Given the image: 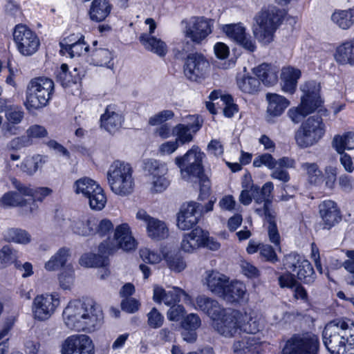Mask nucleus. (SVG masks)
<instances>
[{
    "mask_svg": "<svg viewBox=\"0 0 354 354\" xmlns=\"http://www.w3.org/2000/svg\"><path fill=\"white\" fill-rule=\"evenodd\" d=\"M113 225L109 219L104 218L100 221L95 219V225H94V234H97L101 236L106 235L107 233L112 231Z\"/></svg>",
    "mask_w": 354,
    "mask_h": 354,
    "instance_id": "e2e57ef3",
    "label": "nucleus"
},
{
    "mask_svg": "<svg viewBox=\"0 0 354 354\" xmlns=\"http://www.w3.org/2000/svg\"><path fill=\"white\" fill-rule=\"evenodd\" d=\"M205 155L200 148L194 145L182 156L175 158V164L180 169L183 180L188 182H198L201 193L207 194L209 189V182L204 174L203 160Z\"/></svg>",
    "mask_w": 354,
    "mask_h": 354,
    "instance_id": "7ed1b4c3",
    "label": "nucleus"
},
{
    "mask_svg": "<svg viewBox=\"0 0 354 354\" xmlns=\"http://www.w3.org/2000/svg\"><path fill=\"white\" fill-rule=\"evenodd\" d=\"M319 341L313 333L295 335L289 339L283 348L282 354H317Z\"/></svg>",
    "mask_w": 354,
    "mask_h": 354,
    "instance_id": "9b49d317",
    "label": "nucleus"
},
{
    "mask_svg": "<svg viewBox=\"0 0 354 354\" xmlns=\"http://www.w3.org/2000/svg\"><path fill=\"white\" fill-rule=\"evenodd\" d=\"M101 127L110 133H115L118 131L122 122V116L118 113L111 111L108 106L105 113L101 116Z\"/></svg>",
    "mask_w": 354,
    "mask_h": 354,
    "instance_id": "c85d7f7f",
    "label": "nucleus"
},
{
    "mask_svg": "<svg viewBox=\"0 0 354 354\" xmlns=\"http://www.w3.org/2000/svg\"><path fill=\"white\" fill-rule=\"evenodd\" d=\"M237 85L241 91L245 93L254 94L260 90V80L252 76H243L237 80Z\"/></svg>",
    "mask_w": 354,
    "mask_h": 354,
    "instance_id": "a19ab883",
    "label": "nucleus"
},
{
    "mask_svg": "<svg viewBox=\"0 0 354 354\" xmlns=\"http://www.w3.org/2000/svg\"><path fill=\"white\" fill-rule=\"evenodd\" d=\"M69 257V249L62 248L45 263V268L48 271L58 270L66 265Z\"/></svg>",
    "mask_w": 354,
    "mask_h": 354,
    "instance_id": "f704fd0d",
    "label": "nucleus"
},
{
    "mask_svg": "<svg viewBox=\"0 0 354 354\" xmlns=\"http://www.w3.org/2000/svg\"><path fill=\"white\" fill-rule=\"evenodd\" d=\"M304 259H305L299 254L292 252L285 257L284 265L292 272H295L298 266H299L300 263Z\"/></svg>",
    "mask_w": 354,
    "mask_h": 354,
    "instance_id": "69168bd1",
    "label": "nucleus"
},
{
    "mask_svg": "<svg viewBox=\"0 0 354 354\" xmlns=\"http://www.w3.org/2000/svg\"><path fill=\"white\" fill-rule=\"evenodd\" d=\"M88 200V204L92 209L102 210L106 203V197L104 190L101 187L96 189L91 195L86 197Z\"/></svg>",
    "mask_w": 354,
    "mask_h": 354,
    "instance_id": "de8ad7c7",
    "label": "nucleus"
},
{
    "mask_svg": "<svg viewBox=\"0 0 354 354\" xmlns=\"http://www.w3.org/2000/svg\"><path fill=\"white\" fill-rule=\"evenodd\" d=\"M268 113L272 116H279L289 106V101L284 97L276 93H268Z\"/></svg>",
    "mask_w": 354,
    "mask_h": 354,
    "instance_id": "7c9ffc66",
    "label": "nucleus"
},
{
    "mask_svg": "<svg viewBox=\"0 0 354 354\" xmlns=\"http://www.w3.org/2000/svg\"><path fill=\"white\" fill-rule=\"evenodd\" d=\"M143 169L150 178L158 176L162 174H167L168 169L167 165L155 159H147L145 160Z\"/></svg>",
    "mask_w": 354,
    "mask_h": 354,
    "instance_id": "ea45409f",
    "label": "nucleus"
},
{
    "mask_svg": "<svg viewBox=\"0 0 354 354\" xmlns=\"http://www.w3.org/2000/svg\"><path fill=\"white\" fill-rule=\"evenodd\" d=\"M61 354H94V345L86 335L68 337L61 345Z\"/></svg>",
    "mask_w": 354,
    "mask_h": 354,
    "instance_id": "2eb2a0df",
    "label": "nucleus"
},
{
    "mask_svg": "<svg viewBox=\"0 0 354 354\" xmlns=\"http://www.w3.org/2000/svg\"><path fill=\"white\" fill-rule=\"evenodd\" d=\"M172 134L176 136V141L178 145H183L193 140L192 129L183 124L176 125L172 129Z\"/></svg>",
    "mask_w": 354,
    "mask_h": 354,
    "instance_id": "a18cd8bd",
    "label": "nucleus"
},
{
    "mask_svg": "<svg viewBox=\"0 0 354 354\" xmlns=\"http://www.w3.org/2000/svg\"><path fill=\"white\" fill-rule=\"evenodd\" d=\"M201 207L200 203L194 201L183 204L177 214L178 227L182 230H187L196 225L203 214Z\"/></svg>",
    "mask_w": 354,
    "mask_h": 354,
    "instance_id": "dca6fc26",
    "label": "nucleus"
},
{
    "mask_svg": "<svg viewBox=\"0 0 354 354\" xmlns=\"http://www.w3.org/2000/svg\"><path fill=\"white\" fill-rule=\"evenodd\" d=\"M111 6L107 0H93L89 10L93 21H102L110 14Z\"/></svg>",
    "mask_w": 354,
    "mask_h": 354,
    "instance_id": "2f4dec72",
    "label": "nucleus"
},
{
    "mask_svg": "<svg viewBox=\"0 0 354 354\" xmlns=\"http://www.w3.org/2000/svg\"><path fill=\"white\" fill-rule=\"evenodd\" d=\"M26 134L30 140L33 142L34 139L38 140L47 137L48 133L44 126L32 124L26 129Z\"/></svg>",
    "mask_w": 354,
    "mask_h": 354,
    "instance_id": "4d7b16f0",
    "label": "nucleus"
},
{
    "mask_svg": "<svg viewBox=\"0 0 354 354\" xmlns=\"http://www.w3.org/2000/svg\"><path fill=\"white\" fill-rule=\"evenodd\" d=\"M254 73L263 84L272 86L277 82L278 69L268 64H262L254 69Z\"/></svg>",
    "mask_w": 354,
    "mask_h": 354,
    "instance_id": "c756f323",
    "label": "nucleus"
},
{
    "mask_svg": "<svg viewBox=\"0 0 354 354\" xmlns=\"http://www.w3.org/2000/svg\"><path fill=\"white\" fill-rule=\"evenodd\" d=\"M214 328L225 337H232L238 329L246 333L259 330V326L251 313L238 310H225L220 318L213 322Z\"/></svg>",
    "mask_w": 354,
    "mask_h": 354,
    "instance_id": "20e7f679",
    "label": "nucleus"
},
{
    "mask_svg": "<svg viewBox=\"0 0 354 354\" xmlns=\"http://www.w3.org/2000/svg\"><path fill=\"white\" fill-rule=\"evenodd\" d=\"M253 165L256 167H260L265 165L270 169H273L276 167V160L269 153H264L257 156L253 161Z\"/></svg>",
    "mask_w": 354,
    "mask_h": 354,
    "instance_id": "680f3d73",
    "label": "nucleus"
},
{
    "mask_svg": "<svg viewBox=\"0 0 354 354\" xmlns=\"http://www.w3.org/2000/svg\"><path fill=\"white\" fill-rule=\"evenodd\" d=\"M331 20L340 28L348 29L354 24V10H337L333 13Z\"/></svg>",
    "mask_w": 354,
    "mask_h": 354,
    "instance_id": "c9c22d12",
    "label": "nucleus"
},
{
    "mask_svg": "<svg viewBox=\"0 0 354 354\" xmlns=\"http://www.w3.org/2000/svg\"><path fill=\"white\" fill-rule=\"evenodd\" d=\"M181 297L185 304H191V297L181 288L174 287L171 290L166 292L159 286H155L153 289V300L160 304L164 301L167 306L176 305L180 302Z\"/></svg>",
    "mask_w": 354,
    "mask_h": 354,
    "instance_id": "f3484780",
    "label": "nucleus"
},
{
    "mask_svg": "<svg viewBox=\"0 0 354 354\" xmlns=\"http://www.w3.org/2000/svg\"><path fill=\"white\" fill-rule=\"evenodd\" d=\"M325 133L322 118L319 116L309 117L295 133V140L301 148H307L317 143Z\"/></svg>",
    "mask_w": 354,
    "mask_h": 354,
    "instance_id": "1a4fd4ad",
    "label": "nucleus"
},
{
    "mask_svg": "<svg viewBox=\"0 0 354 354\" xmlns=\"http://www.w3.org/2000/svg\"><path fill=\"white\" fill-rule=\"evenodd\" d=\"M13 38L20 53L26 56L33 55L39 46L37 36L26 25L18 24L15 26Z\"/></svg>",
    "mask_w": 354,
    "mask_h": 354,
    "instance_id": "4468645a",
    "label": "nucleus"
},
{
    "mask_svg": "<svg viewBox=\"0 0 354 354\" xmlns=\"http://www.w3.org/2000/svg\"><path fill=\"white\" fill-rule=\"evenodd\" d=\"M174 116V113L171 110H163L151 117L149 120V124L153 126L157 125L171 119Z\"/></svg>",
    "mask_w": 354,
    "mask_h": 354,
    "instance_id": "338daca9",
    "label": "nucleus"
},
{
    "mask_svg": "<svg viewBox=\"0 0 354 354\" xmlns=\"http://www.w3.org/2000/svg\"><path fill=\"white\" fill-rule=\"evenodd\" d=\"M313 111H315V110L308 106L306 102H301L299 106L297 108L289 109L288 114L291 120L294 123L297 124L301 122L304 117Z\"/></svg>",
    "mask_w": 354,
    "mask_h": 354,
    "instance_id": "8fccbe9b",
    "label": "nucleus"
},
{
    "mask_svg": "<svg viewBox=\"0 0 354 354\" xmlns=\"http://www.w3.org/2000/svg\"><path fill=\"white\" fill-rule=\"evenodd\" d=\"M136 245V240L131 234L129 225L122 223L115 227L113 239L108 238L99 245L100 254H84L80 259V264L86 268L106 266L108 264L109 255L119 248L124 251L133 250Z\"/></svg>",
    "mask_w": 354,
    "mask_h": 354,
    "instance_id": "f03ea898",
    "label": "nucleus"
},
{
    "mask_svg": "<svg viewBox=\"0 0 354 354\" xmlns=\"http://www.w3.org/2000/svg\"><path fill=\"white\" fill-rule=\"evenodd\" d=\"M196 308L207 314L213 321L220 318L225 310L219 303L204 295L196 298Z\"/></svg>",
    "mask_w": 354,
    "mask_h": 354,
    "instance_id": "4be33fe9",
    "label": "nucleus"
},
{
    "mask_svg": "<svg viewBox=\"0 0 354 354\" xmlns=\"http://www.w3.org/2000/svg\"><path fill=\"white\" fill-rule=\"evenodd\" d=\"M209 70L210 64L202 53H189L185 59L183 73L191 81L197 82L204 79Z\"/></svg>",
    "mask_w": 354,
    "mask_h": 354,
    "instance_id": "ddd939ff",
    "label": "nucleus"
},
{
    "mask_svg": "<svg viewBox=\"0 0 354 354\" xmlns=\"http://www.w3.org/2000/svg\"><path fill=\"white\" fill-rule=\"evenodd\" d=\"M223 32L231 39L236 41L249 52H254L256 49L255 41L250 35L245 33V29L240 24H227L223 27Z\"/></svg>",
    "mask_w": 354,
    "mask_h": 354,
    "instance_id": "6ab92c4d",
    "label": "nucleus"
},
{
    "mask_svg": "<svg viewBox=\"0 0 354 354\" xmlns=\"http://www.w3.org/2000/svg\"><path fill=\"white\" fill-rule=\"evenodd\" d=\"M221 101L225 104L223 113L226 117L231 118L238 111L237 105L233 102V99L230 95H220Z\"/></svg>",
    "mask_w": 354,
    "mask_h": 354,
    "instance_id": "0e129e2a",
    "label": "nucleus"
},
{
    "mask_svg": "<svg viewBox=\"0 0 354 354\" xmlns=\"http://www.w3.org/2000/svg\"><path fill=\"white\" fill-rule=\"evenodd\" d=\"M57 80L63 86H68L71 83H77L80 80V76L77 68H74L73 71L68 72V65L62 64L57 73Z\"/></svg>",
    "mask_w": 354,
    "mask_h": 354,
    "instance_id": "58836bf2",
    "label": "nucleus"
},
{
    "mask_svg": "<svg viewBox=\"0 0 354 354\" xmlns=\"http://www.w3.org/2000/svg\"><path fill=\"white\" fill-rule=\"evenodd\" d=\"M1 202L6 206H25L29 202L27 199H24L17 192H9L5 194L2 198Z\"/></svg>",
    "mask_w": 354,
    "mask_h": 354,
    "instance_id": "5fc2aeb1",
    "label": "nucleus"
},
{
    "mask_svg": "<svg viewBox=\"0 0 354 354\" xmlns=\"http://www.w3.org/2000/svg\"><path fill=\"white\" fill-rule=\"evenodd\" d=\"M252 198L254 200V202L258 205L263 204L262 207H255L254 212L259 215L260 216H268V212L272 214L276 213L274 209L271 208L272 205V199L271 198H266L264 197V196H262L260 194V193H254L251 192Z\"/></svg>",
    "mask_w": 354,
    "mask_h": 354,
    "instance_id": "c03bdc74",
    "label": "nucleus"
},
{
    "mask_svg": "<svg viewBox=\"0 0 354 354\" xmlns=\"http://www.w3.org/2000/svg\"><path fill=\"white\" fill-rule=\"evenodd\" d=\"M203 241V230L196 227L189 233L183 234L180 248L183 251L192 253L202 247Z\"/></svg>",
    "mask_w": 354,
    "mask_h": 354,
    "instance_id": "b1692460",
    "label": "nucleus"
},
{
    "mask_svg": "<svg viewBox=\"0 0 354 354\" xmlns=\"http://www.w3.org/2000/svg\"><path fill=\"white\" fill-rule=\"evenodd\" d=\"M185 38L201 44L212 32L213 21L203 16H192L182 21Z\"/></svg>",
    "mask_w": 354,
    "mask_h": 354,
    "instance_id": "9d476101",
    "label": "nucleus"
},
{
    "mask_svg": "<svg viewBox=\"0 0 354 354\" xmlns=\"http://www.w3.org/2000/svg\"><path fill=\"white\" fill-rule=\"evenodd\" d=\"M349 324L344 319L333 320L325 326L322 333L323 343L330 354L346 353V336Z\"/></svg>",
    "mask_w": 354,
    "mask_h": 354,
    "instance_id": "0eeeda50",
    "label": "nucleus"
},
{
    "mask_svg": "<svg viewBox=\"0 0 354 354\" xmlns=\"http://www.w3.org/2000/svg\"><path fill=\"white\" fill-rule=\"evenodd\" d=\"M300 76L299 69L290 66L283 68L281 74L282 90L290 94L294 93Z\"/></svg>",
    "mask_w": 354,
    "mask_h": 354,
    "instance_id": "393cba45",
    "label": "nucleus"
},
{
    "mask_svg": "<svg viewBox=\"0 0 354 354\" xmlns=\"http://www.w3.org/2000/svg\"><path fill=\"white\" fill-rule=\"evenodd\" d=\"M165 260L167 266L173 271L180 272L186 267V263L178 254H167Z\"/></svg>",
    "mask_w": 354,
    "mask_h": 354,
    "instance_id": "6e6d98bb",
    "label": "nucleus"
},
{
    "mask_svg": "<svg viewBox=\"0 0 354 354\" xmlns=\"http://www.w3.org/2000/svg\"><path fill=\"white\" fill-rule=\"evenodd\" d=\"M319 214L324 229L330 230L342 220L339 209L336 203L330 200L324 201L319 205Z\"/></svg>",
    "mask_w": 354,
    "mask_h": 354,
    "instance_id": "aec40b11",
    "label": "nucleus"
},
{
    "mask_svg": "<svg viewBox=\"0 0 354 354\" xmlns=\"http://www.w3.org/2000/svg\"><path fill=\"white\" fill-rule=\"evenodd\" d=\"M107 180L111 191L117 195L130 194L134 187L131 166L120 160L114 161L107 171Z\"/></svg>",
    "mask_w": 354,
    "mask_h": 354,
    "instance_id": "423d86ee",
    "label": "nucleus"
},
{
    "mask_svg": "<svg viewBox=\"0 0 354 354\" xmlns=\"http://www.w3.org/2000/svg\"><path fill=\"white\" fill-rule=\"evenodd\" d=\"M149 183L152 193H160L169 187L170 180L166 177V174H162L150 178Z\"/></svg>",
    "mask_w": 354,
    "mask_h": 354,
    "instance_id": "864d4df0",
    "label": "nucleus"
},
{
    "mask_svg": "<svg viewBox=\"0 0 354 354\" xmlns=\"http://www.w3.org/2000/svg\"><path fill=\"white\" fill-rule=\"evenodd\" d=\"M295 272L297 273V279L305 284H311L316 279L313 267L310 261L306 259H304L300 263V265L298 266Z\"/></svg>",
    "mask_w": 354,
    "mask_h": 354,
    "instance_id": "e433bc0d",
    "label": "nucleus"
},
{
    "mask_svg": "<svg viewBox=\"0 0 354 354\" xmlns=\"http://www.w3.org/2000/svg\"><path fill=\"white\" fill-rule=\"evenodd\" d=\"M184 125L192 129V133H196L201 127L203 120L198 115H189L184 118Z\"/></svg>",
    "mask_w": 354,
    "mask_h": 354,
    "instance_id": "774afa93",
    "label": "nucleus"
},
{
    "mask_svg": "<svg viewBox=\"0 0 354 354\" xmlns=\"http://www.w3.org/2000/svg\"><path fill=\"white\" fill-rule=\"evenodd\" d=\"M59 303V297L56 293L38 295L32 304L33 318L40 322L48 320L55 313Z\"/></svg>",
    "mask_w": 354,
    "mask_h": 354,
    "instance_id": "f8f14e48",
    "label": "nucleus"
},
{
    "mask_svg": "<svg viewBox=\"0 0 354 354\" xmlns=\"http://www.w3.org/2000/svg\"><path fill=\"white\" fill-rule=\"evenodd\" d=\"M245 295L246 287L245 284L239 281H234L228 283L221 297L227 302L236 303L243 300Z\"/></svg>",
    "mask_w": 354,
    "mask_h": 354,
    "instance_id": "a878e982",
    "label": "nucleus"
},
{
    "mask_svg": "<svg viewBox=\"0 0 354 354\" xmlns=\"http://www.w3.org/2000/svg\"><path fill=\"white\" fill-rule=\"evenodd\" d=\"M229 278L217 271L205 272V283L207 288L214 294L221 297L229 283Z\"/></svg>",
    "mask_w": 354,
    "mask_h": 354,
    "instance_id": "5701e85b",
    "label": "nucleus"
},
{
    "mask_svg": "<svg viewBox=\"0 0 354 354\" xmlns=\"http://www.w3.org/2000/svg\"><path fill=\"white\" fill-rule=\"evenodd\" d=\"M47 157L40 154H35L26 157L20 165L21 170L29 176L36 173L46 162Z\"/></svg>",
    "mask_w": 354,
    "mask_h": 354,
    "instance_id": "473e14b6",
    "label": "nucleus"
},
{
    "mask_svg": "<svg viewBox=\"0 0 354 354\" xmlns=\"http://www.w3.org/2000/svg\"><path fill=\"white\" fill-rule=\"evenodd\" d=\"M63 318L68 328L88 333L97 330L103 323V313L92 299L70 301L63 311Z\"/></svg>",
    "mask_w": 354,
    "mask_h": 354,
    "instance_id": "f257e3e1",
    "label": "nucleus"
},
{
    "mask_svg": "<svg viewBox=\"0 0 354 354\" xmlns=\"http://www.w3.org/2000/svg\"><path fill=\"white\" fill-rule=\"evenodd\" d=\"M33 142L30 141L27 135H23L12 138L7 145L12 150H20L22 148L32 145Z\"/></svg>",
    "mask_w": 354,
    "mask_h": 354,
    "instance_id": "bf43d9fd",
    "label": "nucleus"
},
{
    "mask_svg": "<svg viewBox=\"0 0 354 354\" xmlns=\"http://www.w3.org/2000/svg\"><path fill=\"white\" fill-rule=\"evenodd\" d=\"M17 252L8 245L3 246L0 250V268L15 262L17 259Z\"/></svg>",
    "mask_w": 354,
    "mask_h": 354,
    "instance_id": "603ef678",
    "label": "nucleus"
},
{
    "mask_svg": "<svg viewBox=\"0 0 354 354\" xmlns=\"http://www.w3.org/2000/svg\"><path fill=\"white\" fill-rule=\"evenodd\" d=\"M136 218L147 224V233L151 239L161 240L168 236L169 230L166 224L158 219L151 217L145 210L140 209L136 214Z\"/></svg>",
    "mask_w": 354,
    "mask_h": 354,
    "instance_id": "a211bd4d",
    "label": "nucleus"
},
{
    "mask_svg": "<svg viewBox=\"0 0 354 354\" xmlns=\"http://www.w3.org/2000/svg\"><path fill=\"white\" fill-rule=\"evenodd\" d=\"M95 225V218L88 219L86 222L83 221H73L71 224V228L74 233L81 236H88L94 234V225Z\"/></svg>",
    "mask_w": 354,
    "mask_h": 354,
    "instance_id": "37998d69",
    "label": "nucleus"
},
{
    "mask_svg": "<svg viewBox=\"0 0 354 354\" xmlns=\"http://www.w3.org/2000/svg\"><path fill=\"white\" fill-rule=\"evenodd\" d=\"M336 62L342 65L354 66V40L339 45L334 55Z\"/></svg>",
    "mask_w": 354,
    "mask_h": 354,
    "instance_id": "cd10ccee",
    "label": "nucleus"
},
{
    "mask_svg": "<svg viewBox=\"0 0 354 354\" xmlns=\"http://www.w3.org/2000/svg\"><path fill=\"white\" fill-rule=\"evenodd\" d=\"M6 118L7 122L19 124L24 117V112L18 106H10L6 110Z\"/></svg>",
    "mask_w": 354,
    "mask_h": 354,
    "instance_id": "052dcab7",
    "label": "nucleus"
},
{
    "mask_svg": "<svg viewBox=\"0 0 354 354\" xmlns=\"http://www.w3.org/2000/svg\"><path fill=\"white\" fill-rule=\"evenodd\" d=\"M147 324L152 328L162 326L164 322V316L155 307L147 313Z\"/></svg>",
    "mask_w": 354,
    "mask_h": 354,
    "instance_id": "13d9d810",
    "label": "nucleus"
},
{
    "mask_svg": "<svg viewBox=\"0 0 354 354\" xmlns=\"http://www.w3.org/2000/svg\"><path fill=\"white\" fill-rule=\"evenodd\" d=\"M139 41L145 49L160 57L165 56L167 52V45L163 41L147 33L141 34Z\"/></svg>",
    "mask_w": 354,
    "mask_h": 354,
    "instance_id": "bb28decb",
    "label": "nucleus"
},
{
    "mask_svg": "<svg viewBox=\"0 0 354 354\" xmlns=\"http://www.w3.org/2000/svg\"><path fill=\"white\" fill-rule=\"evenodd\" d=\"M268 216L265 217V220L268 223V234L269 240L274 245L279 246L280 244V235L277 227L275 218L276 213L271 214L268 212Z\"/></svg>",
    "mask_w": 354,
    "mask_h": 354,
    "instance_id": "09e8293b",
    "label": "nucleus"
},
{
    "mask_svg": "<svg viewBox=\"0 0 354 354\" xmlns=\"http://www.w3.org/2000/svg\"><path fill=\"white\" fill-rule=\"evenodd\" d=\"M92 59L95 65L105 66L111 68L113 64H110L113 58L112 53L106 48H95L92 50Z\"/></svg>",
    "mask_w": 354,
    "mask_h": 354,
    "instance_id": "49530a36",
    "label": "nucleus"
},
{
    "mask_svg": "<svg viewBox=\"0 0 354 354\" xmlns=\"http://www.w3.org/2000/svg\"><path fill=\"white\" fill-rule=\"evenodd\" d=\"M54 91L52 80L39 77L30 80L26 91L27 109H39L46 106Z\"/></svg>",
    "mask_w": 354,
    "mask_h": 354,
    "instance_id": "6e6552de",
    "label": "nucleus"
},
{
    "mask_svg": "<svg viewBox=\"0 0 354 354\" xmlns=\"http://www.w3.org/2000/svg\"><path fill=\"white\" fill-rule=\"evenodd\" d=\"M320 88V84L315 81L312 80L305 82L300 87L303 93L301 102H306L308 106L315 111L322 104L319 95Z\"/></svg>",
    "mask_w": 354,
    "mask_h": 354,
    "instance_id": "412c9836",
    "label": "nucleus"
},
{
    "mask_svg": "<svg viewBox=\"0 0 354 354\" xmlns=\"http://www.w3.org/2000/svg\"><path fill=\"white\" fill-rule=\"evenodd\" d=\"M62 50L68 53L71 57L80 56L88 50L89 46L84 41V37L81 36L77 41L69 44L66 39L60 43Z\"/></svg>",
    "mask_w": 354,
    "mask_h": 354,
    "instance_id": "72a5a7b5",
    "label": "nucleus"
},
{
    "mask_svg": "<svg viewBox=\"0 0 354 354\" xmlns=\"http://www.w3.org/2000/svg\"><path fill=\"white\" fill-rule=\"evenodd\" d=\"M301 167L307 174L310 183L315 185L320 181L322 172L319 169L316 163L304 162L301 164Z\"/></svg>",
    "mask_w": 354,
    "mask_h": 354,
    "instance_id": "3c124183",
    "label": "nucleus"
},
{
    "mask_svg": "<svg viewBox=\"0 0 354 354\" xmlns=\"http://www.w3.org/2000/svg\"><path fill=\"white\" fill-rule=\"evenodd\" d=\"M100 187V186L97 184L95 181L88 177H83L77 180L73 185L75 192L77 194H81L85 198L91 195Z\"/></svg>",
    "mask_w": 354,
    "mask_h": 354,
    "instance_id": "4c0bfd02",
    "label": "nucleus"
},
{
    "mask_svg": "<svg viewBox=\"0 0 354 354\" xmlns=\"http://www.w3.org/2000/svg\"><path fill=\"white\" fill-rule=\"evenodd\" d=\"M4 239L8 242L20 244H27L31 240V236L26 230L19 228L8 229L4 233Z\"/></svg>",
    "mask_w": 354,
    "mask_h": 354,
    "instance_id": "79ce46f5",
    "label": "nucleus"
},
{
    "mask_svg": "<svg viewBox=\"0 0 354 354\" xmlns=\"http://www.w3.org/2000/svg\"><path fill=\"white\" fill-rule=\"evenodd\" d=\"M254 21L253 34L260 43L266 45L273 41L274 32L282 21V12L270 7L258 12Z\"/></svg>",
    "mask_w": 354,
    "mask_h": 354,
    "instance_id": "39448f33",
    "label": "nucleus"
}]
</instances>
